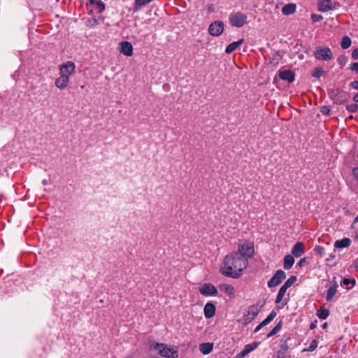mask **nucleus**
Masks as SVG:
<instances>
[{
    "instance_id": "14",
    "label": "nucleus",
    "mask_w": 358,
    "mask_h": 358,
    "mask_svg": "<svg viewBox=\"0 0 358 358\" xmlns=\"http://www.w3.org/2000/svg\"><path fill=\"white\" fill-rule=\"evenodd\" d=\"M120 52L126 56H131L133 55V47L131 44L127 41L120 43Z\"/></svg>"
},
{
    "instance_id": "20",
    "label": "nucleus",
    "mask_w": 358,
    "mask_h": 358,
    "mask_svg": "<svg viewBox=\"0 0 358 358\" xmlns=\"http://www.w3.org/2000/svg\"><path fill=\"white\" fill-rule=\"evenodd\" d=\"M220 289L228 296L233 297L234 296V288L232 285L228 284H222L219 286Z\"/></svg>"
},
{
    "instance_id": "30",
    "label": "nucleus",
    "mask_w": 358,
    "mask_h": 358,
    "mask_svg": "<svg viewBox=\"0 0 358 358\" xmlns=\"http://www.w3.org/2000/svg\"><path fill=\"white\" fill-rule=\"evenodd\" d=\"M282 55L280 52H275L273 54L271 59V64L276 66L279 64L280 60L282 59Z\"/></svg>"
},
{
    "instance_id": "39",
    "label": "nucleus",
    "mask_w": 358,
    "mask_h": 358,
    "mask_svg": "<svg viewBox=\"0 0 358 358\" xmlns=\"http://www.w3.org/2000/svg\"><path fill=\"white\" fill-rule=\"evenodd\" d=\"M350 284H352V285H354L355 284V280H352V279H348V278H345L343 279L341 285H349Z\"/></svg>"
},
{
    "instance_id": "17",
    "label": "nucleus",
    "mask_w": 358,
    "mask_h": 358,
    "mask_svg": "<svg viewBox=\"0 0 358 358\" xmlns=\"http://www.w3.org/2000/svg\"><path fill=\"white\" fill-rule=\"evenodd\" d=\"M279 76L282 80H287L288 83H292L294 80V73L289 70L280 71Z\"/></svg>"
},
{
    "instance_id": "41",
    "label": "nucleus",
    "mask_w": 358,
    "mask_h": 358,
    "mask_svg": "<svg viewBox=\"0 0 358 358\" xmlns=\"http://www.w3.org/2000/svg\"><path fill=\"white\" fill-rule=\"evenodd\" d=\"M350 69L353 71L358 72V62L351 64Z\"/></svg>"
},
{
    "instance_id": "34",
    "label": "nucleus",
    "mask_w": 358,
    "mask_h": 358,
    "mask_svg": "<svg viewBox=\"0 0 358 358\" xmlns=\"http://www.w3.org/2000/svg\"><path fill=\"white\" fill-rule=\"evenodd\" d=\"M289 338H287V340H283L282 339L281 341H280V350L279 351H282L284 353L288 350L289 348V346L287 343V341Z\"/></svg>"
},
{
    "instance_id": "15",
    "label": "nucleus",
    "mask_w": 358,
    "mask_h": 358,
    "mask_svg": "<svg viewBox=\"0 0 358 358\" xmlns=\"http://www.w3.org/2000/svg\"><path fill=\"white\" fill-rule=\"evenodd\" d=\"M69 83V78L67 76H64L60 75V76L56 79L55 80V85L61 89H65Z\"/></svg>"
},
{
    "instance_id": "47",
    "label": "nucleus",
    "mask_w": 358,
    "mask_h": 358,
    "mask_svg": "<svg viewBox=\"0 0 358 358\" xmlns=\"http://www.w3.org/2000/svg\"><path fill=\"white\" fill-rule=\"evenodd\" d=\"M278 358H285V353L282 351L278 352Z\"/></svg>"
},
{
    "instance_id": "38",
    "label": "nucleus",
    "mask_w": 358,
    "mask_h": 358,
    "mask_svg": "<svg viewBox=\"0 0 358 358\" xmlns=\"http://www.w3.org/2000/svg\"><path fill=\"white\" fill-rule=\"evenodd\" d=\"M311 19L313 22H317L321 21L323 19V17L320 15L312 14Z\"/></svg>"
},
{
    "instance_id": "27",
    "label": "nucleus",
    "mask_w": 358,
    "mask_h": 358,
    "mask_svg": "<svg viewBox=\"0 0 358 358\" xmlns=\"http://www.w3.org/2000/svg\"><path fill=\"white\" fill-rule=\"evenodd\" d=\"M329 310H327L323 307H321L317 311V316L322 320H325L329 316Z\"/></svg>"
},
{
    "instance_id": "35",
    "label": "nucleus",
    "mask_w": 358,
    "mask_h": 358,
    "mask_svg": "<svg viewBox=\"0 0 358 358\" xmlns=\"http://www.w3.org/2000/svg\"><path fill=\"white\" fill-rule=\"evenodd\" d=\"M346 108L349 112L355 113L358 110V105L356 103L349 104L346 106Z\"/></svg>"
},
{
    "instance_id": "29",
    "label": "nucleus",
    "mask_w": 358,
    "mask_h": 358,
    "mask_svg": "<svg viewBox=\"0 0 358 358\" xmlns=\"http://www.w3.org/2000/svg\"><path fill=\"white\" fill-rule=\"evenodd\" d=\"M282 323L279 322L276 326L267 334V337L270 338L276 334L282 328Z\"/></svg>"
},
{
    "instance_id": "51",
    "label": "nucleus",
    "mask_w": 358,
    "mask_h": 358,
    "mask_svg": "<svg viewBox=\"0 0 358 358\" xmlns=\"http://www.w3.org/2000/svg\"><path fill=\"white\" fill-rule=\"evenodd\" d=\"M97 23H98L97 20L96 19H94V20H92V26L94 27V26L96 25Z\"/></svg>"
},
{
    "instance_id": "12",
    "label": "nucleus",
    "mask_w": 358,
    "mask_h": 358,
    "mask_svg": "<svg viewBox=\"0 0 358 358\" xmlns=\"http://www.w3.org/2000/svg\"><path fill=\"white\" fill-rule=\"evenodd\" d=\"M317 9L320 12H327L334 9L331 0H318Z\"/></svg>"
},
{
    "instance_id": "50",
    "label": "nucleus",
    "mask_w": 358,
    "mask_h": 358,
    "mask_svg": "<svg viewBox=\"0 0 358 358\" xmlns=\"http://www.w3.org/2000/svg\"><path fill=\"white\" fill-rule=\"evenodd\" d=\"M353 101L355 102H358V93L354 96Z\"/></svg>"
},
{
    "instance_id": "2",
    "label": "nucleus",
    "mask_w": 358,
    "mask_h": 358,
    "mask_svg": "<svg viewBox=\"0 0 358 358\" xmlns=\"http://www.w3.org/2000/svg\"><path fill=\"white\" fill-rule=\"evenodd\" d=\"M155 350H157L159 354L168 358H177L178 352L174 348L169 347L164 343H156L152 345Z\"/></svg>"
},
{
    "instance_id": "5",
    "label": "nucleus",
    "mask_w": 358,
    "mask_h": 358,
    "mask_svg": "<svg viewBox=\"0 0 358 358\" xmlns=\"http://www.w3.org/2000/svg\"><path fill=\"white\" fill-rule=\"evenodd\" d=\"M315 57L319 60H330L333 57V54L330 48L327 47H317L314 53Z\"/></svg>"
},
{
    "instance_id": "16",
    "label": "nucleus",
    "mask_w": 358,
    "mask_h": 358,
    "mask_svg": "<svg viewBox=\"0 0 358 358\" xmlns=\"http://www.w3.org/2000/svg\"><path fill=\"white\" fill-rule=\"evenodd\" d=\"M304 252V245L301 242H297L292 250V254L296 257H301Z\"/></svg>"
},
{
    "instance_id": "37",
    "label": "nucleus",
    "mask_w": 358,
    "mask_h": 358,
    "mask_svg": "<svg viewBox=\"0 0 358 358\" xmlns=\"http://www.w3.org/2000/svg\"><path fill=\"white\" fill-rule=\"evenodd\" d=\"M153 0H135V3L136 5L139 6H143L150 3Z\"/></svg>"
},
{
    "instance_id": "4",
    "label": "nucleus",
    "mask_w": 358,
    "mask_h": 358,
    "mask_svg": "<svg viewBox=\"0 0 358 358\" xmlns=\"http://www.w3.org/2000/svg\"><path fill=\"white\" fill-rule=\"evenodd\" d=\"M247 20V15L241 12L231 13L229 16V22L234 27H241Z\"/></svg>"
},
{
    "instance_id": "10",
    "label": "nucleus",
    "mask_w": 358,
    "mask_h": 358,
    "mask_svg": "<svg viewBox=\"0 0 358 358\" xmlns=\"http://www.w3.org/2000/svg\"><path fill=\"white\" fill-rule=\"evenodd\" d=\"M75 64L73 62H67L66 64H63L60 66V75L67 76L69 78L71 76L75 71Z\"/></svg>"
},
{
    "instance_id": "43",
    "label": "nucleus",
    "mask_w": 358,
    "mask_h": 358,
    "mask_svg": "<svg viewBox=\"0 0 358 358\" xmlns=\"http://www.w3.org/2000/svg\"><path fill=\"white\" fill-rule=\"evenodd\" d=\"M352 173L355 179L358 181V167H356L353 169Z\"/></svg>"
},
{
    "instance_id": "45",
    "label": "nucleus",
    "mask_w": 358,
    "mask_h": 358,
    "mask_svg": "<svg viewBox=\"0 0 358 358\" xmlns=\"http://www.w3.org/2000/svg\"><path fill=\"white\" fill-rule=\"evenodd\" d=\"M351 86L356 90H358V81H353L351 83Z\"/></svg>"
},
{
    "instance_id": "21",
    "label": "nucleus",
    "mask_w": 358,
    "mask_h": 358,
    "mask_svg": "<svg viewBox=\"0 0 358 358\" xmlns=\"http://www.w3.org/2000/svg\"><path fill=\"white\" fill-rule=\"evenodd\" d=\"M351 243V240L348 238H344L341 240L336 241L334 243L336 248H348Z\"/></svg>"
},
{
    "instance_id": "46",
    "label": "nucleus",
    "mask_w": 358,
    "mask_h": 358,
    "mask_svg": "<svg viewBox=\"0 0 358 358\" xmlns=\"http://www.w3.org/2000/svg\"><path fill=\"white\" fill-rule=\"evenodd\" d=\"M335 257H336V255H335V252H334L329 255V257L327 259V261H330L331 259H334Z\"/></svg>"
},
{
    "instance_id": "32",
    "label": "nucleus",
    "mask_w": 358,
    "mask_h": 358,
    "mask_svg": "<svg viewBox=\"0 0 358 358\" xmlns=\"http://www.w3.org/2000/svg\"><path fill=\"white\" fill-rule=\"evenodd\" d=\"M351 45V39L348 36H344L341 41V47L343 49L348 48Z\"/></svg>"
},
{
    "instance_id": "52",
    "label": "nucleus",
    "mask_w": 358,
    "mask_h": 358,
    "mask_svg": "<svg viewBox=\"0 0 358 358\" xmlns=\"http://www.w3.org/2000/svg\"><path fill=\"white\" fill-rule=\"evenodd\" d=\"M355 266L358 270V259L355 261Z\"/></svg>"
},
{
    "instance_id": "8",
    "label": "nucleus",
    "mask_w": 358,
    "mask_h": 358,
    "mask_svg": "<svg viewBox=\"0 0 358 358\" xmlns=\"http://www.w3.org/2000/svg\"><path fill=\"white\" fill-rule=\"evenodd\" d=\"M224 31V23L221 21H215L211 23L208 27V32L213 36H218L222 34Z\"/></svg>"
},
{
    "instance_id": "31",
    "label": "nucleus",
    "mask_w": 358,
    "mask_h": 358,
    "mask_svg": "<svg viewBox=\"0 0 358 358\" xmlns=\"http://www.w3.org/2000/svg\"><path fill=\"white\" fill-rule=\"evenodd\" d=\"M324 73V71L321 67H316L315 68L312 76L314 78H320L323 74Z\"/></svg>"
},
{
    "instance_id": "33",
    "label": "nucleus",
    "mask_w": 358,
    "mask_h": 358,
    "mask_svg": "<svg viewBox=\"0 0 358 358\" xmlns=\"http://www.w3.org/2000/svg\"><path fill=\"white\" fill-rule=\"evenodd\" d=\"M314 252L317 255L320 256V257H322L325 254L324 248L320 245H317L315 247Z\"/></svg>"
},
{
    "instance_id": "40",
    "label": "nucleus",
    "mask_w": 358,
    "mask_h": 358,
    "mask_svg": "<svg viewBox=\"0 0 358 358\" xmlns=\"http://www.w3.org/2000/svg\"><path fill=\"white\" fill-rule=\"evenodd\" d=\"M320 112L323 115H329L330 114L331 110L328 106H323L321 108Z\"/></svg>"
},
{
    "instance_id": "36",
    "label": "nucleus",
    "mask_w": 358,
    "mask_h": 358,
    "mask_svg": "<svg viewBox=\"0 0 358 358\" xmlns=\"http://www.w3.org/2000/svg\"><path fill=\"white\" fill-rule=\"evenodd\" d=\"M317 347V341L316 340L312 341L308 348L306 350L308 352H313Z\"/></svg>"
},
{
    "instance_id": "23",
    "label": "nucleus",
    "mask_w": 358,
    "mask_h": 358,
    "mask_svg": "<svg viewBox=\"0 0 358 358\" xmlns=\"http://www.w3.org/2000/svg\"><path fill=\"white\" fill-rule=\"evenodd\" d=\"M243 43V39H240L239 41H236V42H233L231 43V44H229L226 50H225V52L227 54H230L231 52H233L237 48H238L242 43Z\"/></svg>"
},
{
    "instance_id": "54",
    "label": "nucleus",
    "mask_w": 358,
    "mask_h": 358,
    "mask_svg": "<svg viewBox=\"0 0 358 358\" xmlns=\"http://www.w3.org/2000/svg\"><path fill=\"white\" fill-rule=\"evenodd\" d=\"M327 323H324V324H323V327L325 329V328H327Z\"/></svg>"
},
{
    "instance_id": "24",
    "label": "nucleus",
    "mask_w": 358,
    "mask_h": 358,
    "mask_svg": "<svg viewBox=\"0 0 358 358\" xmlns=\"http://www.w3.org/2000/svg\"><path fill=\"white\" fill-rule=\"evenodd\" d=\"M337 284L335 282V284L330 287L327 290V294L326 296V300L327 301H330L332 300L333 297L335 296L336 293L337 292Z\"/></svg>"
},
{
    "instance_id": "25",
    "label": "nucleus",
    "mask_w": 358,
    "mask_h": 358,
    "mask_svg": "<svg viewBox=\"0 0 358 358\" xmlns=\"http://www.w3.org/2000/svg\"><path fill=\"white\" fill-rule=\"evenodd\" d=\"M294 263V259L292 255H287L285 257L283 266L285 269L291 268Z\"/></svg>"
},
{
    "instance_id": "11",
    "label": "nucleus",
    "mask_w": 358,
    "mask_h": 358,
    "mask_svg": "<svg viewBox=\"0 0 358 358\" xmlns=\"http://www.w3.org/2000/svg\"><path fill=\"white\" fill-rule=\"evenodd\" d=\"M199 292L204 296H215L217 294L216 287L210 283L204 284L200 287Z\"/></svg>"
},
{
    "instance_id": "19",
    "label": "nucleus",
    "mask_w": 358,
    "mask_h": 358,
    "mask_svg": "<svg viewBox=\"0 0 358 358\" xmlns=\"http://www.w3.org/2000/svg\"><path fill=\"white\" fill-rule=\"evenodd\" d=\"M296 6L295 3H288L282 8V13L285 15L293 14L296 11Z\"/></svg>"
},
{
    "instance_id": "44",
    "label": "nucleus",
    "mask_w": 358,
    "mask_h": 358,
    "mask_svg": "<svg viewBox=\"0 0 358 358\" xmlns=\"http://www.w3.org/2000/svg\"><path fill=\"white\" fill-rule=\"evenodd\" d=\"M306 262V260L305 258H302L299 260V262H298V265L299 266H302L304 265V264Z\"/></svg>"
},
{
    "instance_id": "55",
    "label": "nucleus",
    "mask_w": 358,
    "mask_h": 358,
    "mask_svg": "<svg viewBox=\"0 0 358 358\" xmlns=\"http://www.w3.org/2000/svg\"><path fill=\"white\" fill-rule=\"evenodd\" d=\"M355 222H358V215L355 217Z\"/></svg>"
},
{
    "instance_id": "53",
    "label": "nucleus",
    "mask_w": 358,
    "mask_h": 358,
    "mask_svg": "<svg viewBox=\"0 0 358 358\" xmlns=\"http://www.w3.org/2000/svg\"><path fill=\"white\" fill-rule=\"evenodd\" d=\"M42 183L43 185H46L48 183V181L46 179H45L42 181Z\"/></svg>"
},
{
    "instance_id": "28",
    "label": "nucleus",
    "mask_w": 358,
    "mask_h": 358,
    "mask_svg": "<svg viewBox=\"0 0 358 358\" xmlns=\"http://www.w3.org/2000/svg\"><path fill=\"white\" fill-rule=\"evenodd\" d=\"M276 313L275 311H271V313L267 316V317L261 323L260 326H266L275 317Z\"/></svg>"
},
{
    "instance_id": "13",
    "label": "nucleus",
    "mask_w": 358,
    "mask_h": 358,
    "mask_svg": "<svg viewBox=\"0 0 358 358\" xmlns=\"http://www.w3.org/2000/svg\"><path fill=\"white\" fill-rule=\"evenodd\" d=\"M258 346L257 343H252L251 344H248L244 347V349L239 353H238L236 356V358H243L248 354L253 351Z\"/></svg>"
},
{
    "instance_id": "3",
    "label": "nucleus",
    "mask_w": 358,
    "mask_h": 358,
    "mask_svg": "<svg viewBox=\"0 0 358 358\" xmlns=\"http://www.w3.org/2000/svg\"><path fill=\"white\" fill-rule=\"evenodd\" d=\"M238 255L248 259L254 254L253 244L248 241L240 243L238 245Z\"/></svg>"
},
{
    "instance_id": "7",
    "label": "nucleus",
    "mask_w": 358,
    "mask_h": 358,
    "mask_svg": "<svg viewBox=\"0 0 358 358\" xmlns=\"http://www.w3.org/2000/svg\"><path fill=\"white\" fill-rule=\"evenodd\" d=\"M296 280V276H291L285 284L280 288L275 299V303H279L285 296L287 289L290 287Z\"/></svg>"
},
{
    "instance_id": "42",
    "label": "nucleus",
    "mask_w": 358,
    "mask_h": 358,
    "mask_svg": "<svg viewBox=\"0 0 358 358\" xmlns=\"http://www.w3.org/2000/svg\"><path fill=\"white\" fill-rule=\"evenodd\" d=\"M352 57L354 59H358V48L355 49L352 52Z\"/></svg>"
},
{
    "instance_id": "9",
    "label": "nucleus",
    "mask_w": 358,
    "mask_h": 358,
    "mask_svg": "<svg viewBox=\"0 0 358 358\" xmlns=\"http://www.w3.org/2000/svg\"><path fill=\"white\" fill-rule=\"evenodd\" d=\"M285 278V273L282 270H278L275 275L268 282V286L269 287H275L280 284Z\"/></svg>"
},
{
    "instance_id": "1",
    "label": "nucleus",
    "mask_w": 358,
    "mask_h": 358,
    "mask_svg": "<svg viewBox=\"0 0 358 358\" xmlns=\"http://www.w3.org/2000/svg\"><path fill=\"white\" fill-rule=\"evenodd\" d=\"M224 264V266L220 268L222 274L233 278H238L241 276V272L248 266V260L239 255L238 253L234 252L226 256Z\"/></svg>"
},
{
    "instance_id": "18",
    "label": "nucleus",
    "mask_w": 358,
    "mask_h": 358,
    "mask_svg": "<svg viewBox=\"0 0 358 358\" xmlns=\"http://www.w3.org/2000/svg\"><path fill=\"white\" fill-rule=\"evenodd\" d=\"M215 313V307L211 303H208L204 306V315L206 318L212 317Z\"/></svg>"
},
{
    "instance_id": "26",
    "label": "nucleus",
    "mask_w": 358,
    "mask_h": 358,
    "mask_svg": "<svg viewBox=\"0 0 358 358\" xmlns=\"http://www.w3.org/2000/svg\"><path fill=\"white\" fill-rule=\"evenodd\" d=\"M90 5H94L99 13H101L105 9V4L101 0H90Z\"/></svg>"
},
{
    "instance_id": "56",
    "label": "nucleus",
    "mask_w": 358,
    "mask_h": 358,
    "mask_svg": "<svg viewBox=\"0 0 358 358\" xmlns=\"http://www.w3.org/2000/svg\"><path fill=\"white\" fill-rule=\"evenodd\" d=\"M314 327H315V326L313 325V324H312L310 325V329H313V328H314Z\"/></svg>"
},
{
    "instance_id": "49",
    "label": "nucleus",
    "mask_w": 358,
    "mask_h": 358,
    "mask_svg": "<svg viewBox=\"0 0 358 358\" xmlns=\"http://www.w3.org/2000/svg\"><path fill=\"white\" fill-rule=\"evenodd\" d=\"M264 326H260V324L255 328V332L259 331Z\"/></svg>"
},
{
    "instance_id": "48",
    "label": "nucleus",
    "mask_w": 358,
    "mask_h": 358,
    "mask_svg": "<svg viewBox=\"0 0 358 358\" xmlns=\"http://www.w3.org/2000/svg\"><path fill=\"white\" fill-rule=\"evenodd\" d=\"M346 59L345 57H339L338 59V62L340 64H343V63L345 62Z\"/></svg>"
},
{
    "instance_id": "22",
    "label": "nucleus",
    "mask_w": 358,
    "mask_h": 358,
    "mask_svg": "<svg viewBox=\"0 0 358 358\" xmlns=\"http://www.w3.org/2000/svg\"><path fill=\"white\" fill-rule=\"evenodd\" d=\"M213 344L210 343H203L199 345V350L203 355H208L213 351Z\"/></svg>"
},
{
    "instance_id": "6",
    "label": "nucleus",
    "mask_w": 358,
    "mask_h": 358,
    "mask_svg": "<svg viewBox=\"0 0 358 358\" xmlns=\"http://www.w3.org/2000/svg\"><path fill=\"white\" fill-rule=\"evenodd\" d=\"M261 306L252 305L248 308L247 313L243 316V323L248 324L251 322L260 312Z\"/></svg>"
}]
</instances>
